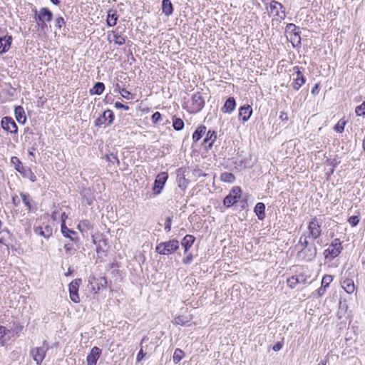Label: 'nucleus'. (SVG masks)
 I'll return each instance as SVG.
<instances>
[{
	"instance_id": "f257e3e1",
	"label": "nucleus",
	"mask_w": 365,
	"mask_h": 365,
	"mask_svg": "<svg viewBox=\"0 0 365 365\" xmlns=\"http://www.w3.org/2000/svg\"><path fill=\"white\" fill-rule=\"evenodd\" d=\"M179 248V242L177 240H170L168 242L159 243L155 251L163 255H169L175 252Z\"/></svg>"
},
{
	"instance_id": "f03ea898",
	"label": "nucleus",
	"mask_w": 365,
	"mask_h": 365,
	"mask_svg": "<svg viewBox=\"0 0 365 365\" xmlns=\"http://www.w3.org/2000/svg\"><path fill=\"white\" fill-rule=\"evenodd\" d=\"M48 349V344L46 341H43L41 346L34 347L30 350V354L33 359L36 361V364H41L46 356V354Z\"/></svg>"
},
{
	"instance_id": "7ed1b4c3",
	"label": "nucleus",
	"mask_w": 365,
	"mask_h": 365,
	"mask_svg": "<svg viewBox=\"0 0 365 365\" xmlns=\"http://www.w3.org/2000/svg\"><path fill=\"white\" fill-rule=\"evenodd\" d=\"M317 249L315 245H310L308 247H302L297 255V259L300 261L311 262L317 256Z\"/></svg>"
},
{
	"instance_id": "20e7f679",
	"label": "nucleus",
	"mask_w": 365,
	"mask_h": 365,
	"mask_svg": "<svg viewBox=\"0 0 365 365\" xmlns=\"http://www.w3.org/2000/svg\"><path fill=\"white\" fill-rule=\"evenodd\" d=\"M307 229L308 231L304 234L313 240H317L322 235L321 225L316 217L310 220Z\"/></svg>"
},
{
	"instance_id": "39448f33",
	"label": "nucleus",
	"mask_w": 365,
	"mask_h": 365,
	"mask_svg": "<svg viewBox=\"0 0 365 365\" xmlns=\"http://www.w3.org/2000/svg\"><path fill=\"white\" fill-rule=\"evenodd\" d=\"M342 250V246L339 239H334L329 247L324 251V255L326 259H334L337 257Z\"/></svg>"
},
{
	"instance_id": "423d86ee",
	"label": "nucleus",
	"mask_w": 365,
	"mask_h": 365,
	"mask_svg": "<svg viewBox=\"0 0 365 365\" xmlns=\"http://www.w3.org/2000/svg\"><path fill=\"white\" fill-rule=\"evenodd\" d=\"M205 99L201 93L197 92L192 96L191 104L189 112L196 113L200 111L205 106Z\"/></svg>"
},
{
	"instance_id": "0eeeda50",
	"label": "nucleus",
	"mask_w": 365,
	"mask_h": 365,
	"mask_svg": "<svg viewBox=\"0 0 365 365\" xmlns=\"http://www.w3.org/2000/svg\"><path fill=\"white\" fill-rule=\"evenodd\" d=\"M241 195H242L241 188L238 186L233 187L232 189L231 190L230 192L229 193V195H227L225 197V199L223 200L224 205L226 206L227 207H230L232 206L238 201V200L241 197Z\"/></svg>"
},
{
	"instance_id": "6e6552de",
	"label": "nucleus",
	"mask_w": 365,
	"mask_h": 365,
	"mask_svg": "<svg viewBox=\"0 0 365 365\" xmlns=\"http://www.w3.org/2000/svg\"><path fill=\"white\" fill-rule=\"evenodd\" d=\"M36 19L38 20V26L43 29L46 22H50L53 18L52 12L46 7L41 8L38 14H36Z\"/></svg>"
},
{
	"instance_id": "1a4fd4ad",
	"label": "nucleus",
	"mask_w": 365,
	"mask_h": 365,
	"mask_svg": "<svg viewBox=\"0 0 365 365\" xmlns=\"http://www.w3.org/2000/svg\"><path fill=\"white\" fill-rule=\"evenodd\" d=\"M114 120V114L110 110H105L96 120L95 125L101 127L103 125L108 126L113 123Z\"/></svg>"
},
{
	"instance_id": "9d476101",
	"label": "nucleus",
	"mask_w": 365,
	"mask_h": 365,
	"mask_svg": "<svg viewBox=\"0 0 365 365\" xmlns=\"http://www.w3.org/2000/svg\"><path fill=\"white\" fill-rule=\"evenodd\" d=\"M11 163L14 166L15 170L21 173L24 177H29V175L34 177V174L31 172V169L25 168L21 161L17 157H11Z\"/></svg>"
},
{
	"instance_id": "9b49d317",
	"label": "nucleus",
	"mask_w": 365,
	"mask_h": 365,
	"mask_svg": "<svg viewBox=\"0 0 365 365\" xmlns=\"http://www.w3.org/2000/svg\"><path fill=\"white\" fill-rule=\"evenodd\" d=\"M293 71H294V73L296 74V76L293 78V82L292 83V87L295 91H298L302 85H304L306 82V78L303 76L301 68L296 66H294Z\"/></svg>"
},
{
	"instance_id": "f8f14e48",
	"label": "nucleus",
	"mask_w": 365,
	"mask_h": 365,
	"mask_svg": "<svg viewBox=\"0 0 365 365\" xmlns=\"http://www.w3.org/2000/svg\"><path fill=\"white\" fill-rule=\"evenodd\" d=\"M168 175L167 173H160L156 177L153 187V191L155 195H159L164 187L165 183L167 181Z\"/></svg>"
},
{
	"instance_id": "ddd939ff",
	"label": "nucleus",
	"mask_w": 365,
	"mask_h": 365,
	"mask_svg": "<svg viewBox=\"0 0 365 365\" xmlns=\"http://www.w3.org/2000/svg\"><path fill=\"white\" fill-rule=\"evenodd\" d=\"M81 282V279H76L72 281L68 285L70 298L74 303H78L80 301L78 292Z\"/></svg>"
},
{
	"instance_id": "4468645a",
	"label": "nucleus",
	"mask_w": 365,
	"mask_h": 365,
	"mask_svg": "<svg viewBox=\"0 0 365 365\" xmlns=\"http://www.w3.org/2000/svg\"><path fill=\"white\" fill-rule=\"evenodd\" d=\"M20 196L29 212H35L37 210V204L29 193L21 192Z\"/></svg>"
},
{
	"instance_id": "2eb2a0df",
	"label": "nucleus",
	"mask_w": 365,
	"mask_h": 365,
	"mask_svg": "<svg viewBox=\"0 0 365 365\" xmlns=\"http://www.w3.org/2000/svg\"><path fill=\"white\" fill-rule=\"evenodd\" d=\"M283 8V6L277 1L272 0L269 4L270 13L281 19L285 18V11L282 10Z\"/></svg>"
},
{
	"instance_id": "dca6fc26",
	"label": "nucleus",
	"mask_w": 365,
	"mask_h": 365,
	"mask_svg": "<svg viewBox=\"0 0 365 365\" xmlns=\"http://www.w3.org/2000/svg\"><path fill=\"white\" fill-rule=\"evenodd\" d=\"M2 128L11 133H17V125L11 117H4L1 120Z\"/></svg>"
},
{
	"instance_id": "f3484780",
	"label": "nucleus",
	"mask_w": 365,
	"mask_h": 365,
	"mask_svg": "<svg viewBox=\"0 0 365 365\" xmlns=\"http://www.w3.org/2000/svg\"><path fill=\"white\" fill-rule=\"evenodd\" d=\"M101 354V349L97 346H93L86 356L87 365H96Z\"/></svg>"
},
{
	"instance_id": "a211bd4d",
	"label": "nucleus",
	"mask_w": 365,
	"mask_h": 365,
	"mask_svg": "<svg viewBox=\"0 0 365 365\" xmlns=\"http://www.w3.org/2000/svg\"><path fill=\"white\" fill-rule=\"evenodd\" d=\"M61 231L65 237L69 238L73 242L78 241V238L76 237V232L66 227L64 220L61 222Z\"/></svg>"
},
{
	"instance_id": "6ab92c4d",
	"label": "nucleus",
	"mask_w": 365,
	"mask_h": 365,
	"mask_svg": "<svg viewBox=\"0 0 365 365\" xmlns=\"http://www.w3.org/2000/svg\"><path fill=\"white\" fill-rule=\"evenodd\" d=\"M217 139V133L214 130H209L205 138L203 140V145L206 149H210Z\"/></svg>"
},
{
	"instance_id": "aec40b11",
	"label": "nucleus",
	"mask_w": 365,
	"mask_h": 365,
	"mask_svg": "<svg viewBox=\"0 0 365 365\" xmlns=\"http://www.w3.org/2000/svg\"><path fill=\"white\" fill-rule=\"evenodd\" d=\"M34 232L38 235H41L45 238L50 237L53 234V229L50 225H46L44 227H34Z\"/></svg>"
},
{
	"instance_id": "412c9836",
	"label": "nucleus",
	"mask_w": 365,
	"mask_h": 365,
	"mask_svg": "<svg viewBox=\"0 0 365 365\" xmlns=\"http://www.w3.org/2000/svg\"><path fill=\"white\" fill-rule=\"evenodd\" d=\"M252 113V108L250 106H243L239 110V117L243 122L247 121Z\"/></svg>"
},
{
	"instance_id": "4be33fe9",
	"label": "nucleus",
	"mask_w": 365,
	"mask_h": 365,
	"mask_svg": "<svg viewBox=\"0 0 365 365\" xmlns=\"http://www.w3.org/2000/svg\"><path fill=\"white\" fill-rule=\"evenodd\" d=\"M12 37L11 36H4L0 37V53H3L6 52L11 44Z\"/></svg>"
},
{
	"instance_id": "5701e85b",
	"label": "nucleus",
	"mask_w": 365,
	"mask_h": 365,
	"mask_svg": "<svg viewBox=\"0 0 365 365\" xmlns=\"http://www.w3.org/2000/svg\"><path fill=\"white\" fill-rule=\"evenodd\" d=\"M286 32L289 34H292L294 35V38H292L294 41L297 40L299 43H300L301 38L299 35V28L297 27L294 24H288L286 26Z\"/></svg>"
},
{
	"instance_id": "b1692460",
	"label": "nucleus",
	"mask_w": 365,
	"mask_h": 365,
	"mask_svg": "<svg viewBox=\"0 0 365 365\" xmlns=\"http://www.w3.org/2000/svg\"><path fill=\"white\" fill-rule=\"evenodd\" d=\"M236 107V102L233 97H230L225 101L222 108V111L225 113H231Z\"/></svg>"
},
{
	"instance_id": "393cba45",
	"label": "nucleus",
	"mask_w": 365,
	"mask_h": 365,
	"mask_svg": "<svg viewBox=\"0 0 365 365\" xmlns=\"http://www.w3.org/2000/svg\"><path fill=\"white\" fill-rule=\"evenodd\" d=\"M77 228L82 233L88 232L93 228V225L88 220H81Z\"/></svg>"
},
{
	"instance_id": "a878e982",
	"label": "nucleus",
	"mask_w": 365,
	"mask_h": 365,
	"mask_svg": "<svg viewBox=\"0 0 365 365\" xmlns=\"http://www.w3.org/2000/svg\"><path fill=\"white\" fill-rule=\"evenodd\" d=\"M195 237L191 235H185L181 241V245L185 249V253L192 247L195 242Z\"/></svg>"
},
{
	"instance_id": "bb28decb",
	"label": "nucleus",
	"mask_w": 365,
	"mask_h": 365,
	"mask_svg": "<svg viewBox=\"0 0 365 365\" xmlns=\"http://www.w3.org/2000/svg\"><path fill=\"white\" fill-rule=\"evenodd\" d=\"M341 287L348 294H352L355 291L354 282L351 279H346L342 281Z\"/></svg>"
},
{
	"instance_id": "cd10ccee",
	"label": "nucleus",
	"mask_w": 365,
	"mask_h": 365,
	"mask_svg": "<svg viewBox=\"0 0 365 365\" xmlns=\"http://www.w3.org/2000/svg\"><path fill=\"white\" fill-rule=\"evenodd\" d=\"M254 211L259 220H262L265 218V205L263 202L257 203L254 208Z\"/></svg>"
},
{
	"instance_id": "c85d7f7f",
	"label": "nucleus",
	"mask_w": 365,
	"mask_h": 365,
	"mask_svg": "<svg viewBox=\"0 0 365 365\" xmlns=\"http://www.w3.org/2000/svg\"><path fill=\"white\" fill-rule=\"evenodd\" d=\"M14 113L17 121L19 123L24 124L26 122V117L23 107L21 106H16L15 108Z\"/></svg>"
},
{
	"instance_id": "c756f323",
	"label": "nucleus",
	"mask_w": 365,
	"mask_h": 365,
	"mask_svg": "<svg viewBox=\"0 0 365 365\" xmlns=\"http://www.w3.org/2000/svg\"><path fill=\"white\" fill-rule=\"evenodd\" d=\"M162 11L167 16L173 13V6L170 0L162 1Z\"/></svg>"
},
{
	"instance_id": "7c9ffc66",
	"label": "nucleus",
	"mask_w": 365,
	"mask_h": 365,
	"mask_svg": "<svg viewBox=\"0 0 365 365\" xmlns=\"http://www.w3.org/2000/svg\"><path fill=\"white\" fill-rule=\"evenodd\" d=\"M207 128L205 125H201L198 126L192 134V140L194 142H197L202 138L203 135L206 133Z\"/></svg>"
},
{
	"instance_id": "2f4dec72",
	"label": "nucleus",
	"mask_w": 365,
	"mask_h": 365,
	"mask_svg": "<svg viewBox=\"0 0 365 365\" xmlns=\"http://www.w3.org/2000/svg\"><path fill=\"white\" fill-rule=\"evenodd\" d=\"M10 333V330L3 326H0V345L4 346L6 341L11 338Z\"/></svg>"
},
{
	"instance_id": "473e14b6",
	"label": "nucleus",
	"mask_w": 365,
	"mask_h": 365,
	"mask_svg": "<svg viewBox=\"0 0 365 365\" xmlns=\"http://www.w3.org/2000/svg\"><path fill=\"white\" fill-rule=\"evenodd\" d=\"M105 90V85L102 82H97L94 84L93 88L90 90L92 95H101Z\"/></svg>"
},
{
	"instance_id": "72a5a7b5",
	"label": "nucleus",
	"mask_w": 365,
	"mask_h": 365,
	"mask_svg": "<svg viewBox=\"0 0 365 365\" xmlns=\"http://www.w3.org/2000/svg\"><path fill=\"white\" fill-rule=\"evenodd\" d=\"M118 15L113 11H109L107 15V24L108 26H114L117 24Z\"/></svg>"
},
{
	"instance_id": "f704fd0d",
	"label": "nucleus",
	"mask_w": 365,
	"mask_h": 365,
	"mask_svg": "<svg viewBox=\"0 0 365 365\" xmlns=\"http://www.w3.org/2000/svg\"><path fill=\"white\" fill-rule=\"evenodd\" d=\"M184 125L185 123L180 118L176 117L175 115L173 117V126L175 130L179 131L182 130Z\"/></svg>"
},
{
	"instance_id": "c9c22d12",
	"label": "nucleus",
	"mask_w": 365,
	"mask_h": 365,
	"mask_svg": "<svg viewBox=\"0 0 365 365\" xmlns=\"http://www.w3.org/2000/svg\"><path fill=\"white\" fill-rule=\"evenodd\" d=\"M220 179L225 182L232 183L235 180V177L231 173L225 172L221 174Z\"/></svg>"
},
{
	"instance_id": "e433bc0d",
	"label": "nucleus",
	"mask_w": 365,
	"mask_h": 365,
	"mask_svg": "<svg viewBox=\"0 0 365 365\" xmlns=\"http://www.w3.org/2000/svg\"><path fill=\"white\" fill-rule=\"evenodd\" d=\"M348 309V305L346 302H339V311L337 312V317L339 319H342Z\"/></svg>"
},
{
	"instance_id": "4c0bfd02",
	"label": "nucleus",
	"mask_w": 365,
	"mask_h": 365,
	"mask_svg": "<svg viewBox=\"0 0 365 365\" xmlns=\"http://www.w3.org/2000/svg\"><path fill=\"white\" fill-rule=\"evenodd\" d=\"M185 353L181 349H176L173 356V362L175 364L179 363L183 359Z\"/></svg>"
},
{
	"instance_id": "58836bf2",
	"label": "nucleus",
	"mask_w": 365,
	"mask_h": 365,
	"mask_svg": "<svg viewBox=\"0 0 365 365\" xmlns=\"http://www.w3.org/2000/svg\"><path fill=\"white\" fill-rule=\"evenodd\" d=\"M309 239L310 238L304 233L299 237L298 245H300L302 247H310V245H314L309 242Z\"/></svg>"
},
{
	"instance_id": "ea45409f",
	"label": "nucleus",
	"mask_w": 365,
	"mask_h": 365,
	"mask_svg": "<svg viewBox=\"0 0 365 365\" xmlns=\"http://www.w3.org/2000/svg\"><path fill=\"white\" fill-rule=\"evenodd\" d=\"M190 322V319L185 316H178L174 319L173 323L177 325L184 326Z\"/></svg>"
},
{
	"instance_id": "a19ab883",
	"label": "nucleus",
	"mask_w": 365,
	"mask_h": 365,
	"mask_svg": "<svg viewBox=\"0 0 365 365\" xmlns=\"http://www.w3.org/2000/svg\"><path fill=\"white\" fill-rule=\"evenodd\" d=\"M93 243L96 245V252H99L101 249V247L102 245H106V240L103 238V237H101V239H99L98 241L96 240V238H95L93 236Z\"/></svg>"
},
{
	"instance_id": "79ce46f5",
	"label": "nucleus",
	"mask_w": 365,
	"mask_h": 365,
	"mask_svg": "<svg viewBox=\"0 0 365 365\" xmlns=\"http://www.w3.org/2000/svg\"><path fill=\"white\" fill-rule=\"evenodd\" d=\"M333 281V277L331 275L326 274L323 277L322 280V286L328 287L330 283Z\"/></svg>"
},
{
	"instance_id": "37998d69",
	"label": "nucleus",
	"mask_w": 365,
	"mask_h": 365,
	"mask_svg": "<svg viewBox=\"0 0 365 365\" xmlns=\"http://www.w3.org/2000/svg\"><path fill=\"white\" fill-rule=\"evenodd\" d=\"M355 113L359 116L365 115V101L356 108Z\"/></svg>"
},
{
	"instance_id": "c03bdc74",
	"label": "nucleus",
	"mask_w": 365,
	"mask_h": 365,
	"mask_svg": "<svg viewBox=\"0 0 365 365\" xmlns=\"http://www.w3.org/2000/svg\"><path fill=\"white\" fill-rule=\"evenodd\" d=\"M298 283H299V279L295 276H292V277H290L287 279V285H288V287H289L292 289L294 288Z\"/></svg>"
},
{
	"instance_id": "a18cd8bd",
	"label": "nucleus",
	"mask_w": 365,
	"mask_h": 365,
	"mask_svg": "<svg viewBox=\"0 0 365 365\" xmlns=\"http://www.w3.org/2000/svg\"><path fill=\"white\" fill-rule=\"evenodd\" d=\"M114 38V42L117 45L121 46L125 43V38L120 34H115Z\"/></svg>"
},
{
	"instance_id": "49530a36",
	"label": "nucleus",
	"mask_w": 365,
	"mask_h": 365,
	"mask_svg": "<svg viewBox=\"0 0 365 365\" xmlns=\"http://www.w3.org/2000/svg\"><path fill=\"white\" fill-rule=\"evenodd\" d=\"M348 222L352 226V227H355L356 226L359 222V216H356V215H353V216H351L349 219H348Z\"/></svg>"
},
{
	"instance_id": "de8ad7c7",
	"label": "nucleus",
	"mask_w": 365,
	"mask_h": 365,
	"mask_svg": "<svg viewBox=\"0 0 365 365\" xmlns=\"http://www.w3.org/2000/svg\"><path fill=\"white\" fill-rule=\"evenodd\" d=\"M65 24L66 22L63 18L61 16L58 17L55 21V26L58 29H61L62 26L65 25Z\"/></svg>"
},
{
	"instance_id": "09e8293b",
	"label": "nucleus",
	"mask_w": 365,
	"mask_h": 365,
	"mask_svg": "<svg viewBox=\"0 0 365 365\" xmlns=\"http://www.w3.org/2000/svg\"><path fill=\"white\" fill-rule=\"evenodd\" d=\"M345 122L339 121L334 126V130L338 133H342L344 130Z\"/></svg>"
},
{
	"instance_id": "8fccbe9b",
	"label": "nucleus",
	"mask_w": 365,
	"mask_h": 365,
	"mask_svg": "<svg viewBox=\"0 0 365 365\" xmlns=\"http://www.w3.org/2000/svg\"><path fill=\"white\" fill-rule=\"evenodd\" d=\"M172 220L171 217H168L166 218L165 222V230L167 232H169L171 230Z\"/></svg>"
},
{
	"instance_id": "3c124183",
	"label": "nucleus",
	"mask_w": 365,
	"mask_h": 365,
	"mask_svg": "<svg viewBox=\"0 0 365 365\" xmlns=\"http://www.w3.org/2000/svg\"><path fill=\"white\" fill-rule=\"evenodd\" d=\"M161 116V114L158 111L155 112L151 117L153 123H157L160 120Z\"/></svg>"
},
{
	"instance_id": "603ef678",
	"label": "nucleus",
	"mask_w": 365,
	"mask_h": 365,
	"mask_svg": "<svg viewBox=\"0 0 365 365\" xmlns=\"http://www.w3.org/2000/svg\"><path fill=\"white\" fill-rule=\"evenodd\" d=\"M23 329V326L19 324L14 323L12 327V330L14 333L19 334L20 333Z\"/></svg>"
},
{
	"instance_id": "864d4df0",
	"label": "nucleus",
	"mask_w": 365,
	"mask_h": 365,
	"mask_svg": "<svg viewBox=\"0 0 365 365\" xmlns=\"http://www.w3.org/2000/svg\"><path fill=\"white\" fill-rule=\"evenodd\" d=\"M115 107L118 109H123L124 110H129V106H126V105H124L122 103L119 102V101H116L115 103Z\"/></svg>"
},
{
	"instance_id": "5fc2aeb1",
	"label": "nucleus",
	"mask_w": 365,
	"mask_h": 365,
	"mask_svg": "<svg viewBox=\"0 0 365 365\" xmlns=\"http://www.w3.org/2000/svg\"><path fill=\"white\" fill-rule=\"evenodd\" d=\"M119 93L121 94V96L125 98H127V99H130V93L127 91L126 89L125 88H122V89H119Z\"/></svg>"
},
{
	"instance_id": "6e6d98bb",
	"label": "nucleus",
	"mask_w": 365,
	"mask_h": 365,
	"mask_svg": "<svg viewBox=\"0 0 365 365\" xmlns=\"http://www.w3.org/2000/svg\"><path fill=\"white\" fill-rule=\"evenodd\" d=\"M192 258H193V256L191 253L188 254L186 257H185L182 260L183 263L184 264H190L191 262L192 261Z\"/></svg>"
},
{
	"instance_id": "4d7b16f0",
	"label": "nucleus",
	"mask_w": 365,
	"mask_h": 365,
	"mask_svg": "<svg viewBox=\"0 0 365 365\" xmlns=\"http://www.w3.org/2000/svg\"><path fill=\"white\" fill-rule=\"evenodd\" d=\"M107 158L108 160L112 163H117L118 164H119L120 163L118 158L113 154L110 155V156H107Z\"/></svg>"
},
{
	"instance_id": "13d9d810",
	"label": "nucleus",
	"mask_w": 365,
	"mask_h": 365,
	"mask_svg": "<svg viewBox=\"0 0 365 365\" xmlns=\"http://www.w3.org/2000/svg\"><path fill=\"white\" fill-rule=\"evenodd\" d=\"M279 119L282 121H284V122L288 121L289 118H288L287 113L286 112H284V111H281L280 112V115H279Z\"/></svg>"
},
{
	"instance_id": "bf43d9fd",
	"label": "nucleus",
	"mask_w": 365,
	"mask_h": 365,
	"mask_svg": "<svg viewBox=\"0 0 365 365\" xmlns=\"http://www.w3.org/2000/svg\"><path fill=\"white\" fill-rule=\"evenodd\" d=\"M319 92V86L318 83H316L312 88L311 93H312V94L315 96V95L318 94Z\"/></svg>"
},
{
	"instance_id": "052dcab7",
	"label": "nucleus",
	"mask_w": 365,
	"mask_h": 365,
	"mask_svg": "<svg viewBox=\"0 0 365 365\" xmlns=\"http://www.w3.org/2000/svg\"><path fill=\"white\" fill-rule=\"evenodd\" d=\"M145 356V353L143 352V349H140L136 356V360L138 361H140L143 360V359L144 358Z\"/></svg>"
},
{
	"instance_id": "680f3d73",
	"label": "nucleus",
	"mask_w": 365,
	"mask_h": 365,
	"mask_svg": "<svg viewBox=\"0 0 365 365\" xmlns=\"http://www.w3.org/2000/svg\"><path fill=\"white\" fill-rule=\"evenodd\" d=\"M326 287L321 286L317 290L318 296L322 297L326 292Z\"/></svg>"
},
{
	"instance_id": "e2e57ef3",
	"label": "nucleus",
	"mask_w": 365,
	"mask_h": 365,
	"mask_svg": "<svg viewBox=\"0 0 365 365\" xmlns=\"http://www.w3.org/2000/svg\"><path fill=\"white\" fill-rule=\"evenodd\" d=\"M282 348V344L281 342H277L273 346L272 349L274 351H278L281 350Z\"/></svg>"
},
{
	"instance_id": "0e129e2a",
	"label": "nucleus",
	"mask_w": 365,
	"mask_h": 365,
	"mask_svg": "<svg viewBox=\"0 0 365 365\" xmlns=\"http://www.w3.org/2000/svg\"><path fill=\"white\" fill-rule=\"evenodd\" d=\"M64 249L67 253H70V252L73 250V245L71 244H66L64 245Z\"/></svg>"
},
{
	"instance_id": "69168bd1",
	"label": "nucleus",
	"mask_w": 365,
	"mask_h": 365,
	"mask_svg": "<svg viewBox=\"0 0 365 365\" xmlns=\"http://www.w3.org/2000/svg\"><path fill=\"white\" fill-rule=\"evenodd\" d=\"M12 202L15 206L19 205L20 201L16 195L12 197Z\"/></svg>"
},
{
	"instance_id": "338daca9",
	"label": "nucleus",
	"mask_w": 365,
	"mask_h": 365,
	"mask_svg": "<svg viewBox=\"0 0 365 365\" xmlns=\"http://www.w3.org/2000/svg\"><path fill=\"white\" fill-rule=\"evenodd\" d=\"M68 217V215H66L65 212H63L62 215H61V221L63 222V220H64V221L66 220V219H67Z\"/></svg>"
},
{
	"instance_id": "774afa93",
	"label": "nucleus",
	"mask_w": 365,
	"mask_h": 365,
	"mask_svg": "<svg viewBox=\"0 0 365 365\" xmlns=\"http://www.w3.org/2000/svg\"><path fill=\"white\" fill-rule=\"evenodd\" d=\"M53 4L58 5L60 4L59 0H50Z\"/></svg>"
}]
</instances>
